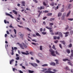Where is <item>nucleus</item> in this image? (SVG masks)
I'll use <instances>...</instances> for the list:
<instances>
[{
	"label": "nucleus",
	"mask_w": 73,
	"mask_h": 73,
	"mask_svg": "<svg viewBox=\"0 0 73 73\" xmlns=\"http://www.w3.org/2000/svg\"><path fill=\"white\" fill-rule=\"evenodd\" d=\"M67 52H68V54H69L70 53V50L68 49L67 50Z\"/></svg>",
	"instance_id": "obj_29"
},
{
	"label": "nucleus",
	"mask_w": 73,
	"mask_h": 73,
	"mask_svg": "<svg viewBox=\"0 0 73 73\" xmlns=\"http://www.w3.org/2000/svg\"><path fill=\"white\" fill-rule=\"evenodd\" d=\"M43 24L44 25H46V23H45V21H44L43 22Z\"/></svg>",
	"instance_id": "obj_53"
},
{
	"label": "nucleus",
	"mask_w": 73,
	"mask_h": 73,
	"mask_svg": "<svg viewBox=\"0 0 73 73\" xmlns=\"http://www.w3.org/2000/svg\"><path fill=\"white\" fill-rule=\"evenodd\" d=\"M44 9V7L41 6L40 7V10H41V9Z\"/></svg>",
	"instance_id": "obj_36"
},
{
	"label": "nucleus",
	"mask_w": 73,
	"mask_h": 73,
	"mask_svg": "<svg viewBox=\"0 0 73 73\" xmlns=\"http://www.w3.org/2000/svg\"><path fill=\"white\" fill-rule=\"evenodd\" d=\"M67 46H68V48H71L72 46V43H70L69 45H68Z\"/></svg>",
	"instance_id": "obj_22"
},
{
	"label": "nucleus",
	"mask_w": 73,
	"mask_h": 73,
	"mask_svg": "<svg viewBox=\"0 0 73 73\" xmlns=\"http://www.w3.org/2000/svg\"><path fill=\"white\" fill-rule=\"evenodd\" d=\"M62 15V13L60 12L58 13V17H60V16H61Z\"/></svg>",
	"instance_id": "obj_21"
},
{
	"label": "nucleus",
	"mask_w": 73,
	"mask_h": 73,
	"mask_svg": "<svg viewBox=\"0 0 73 73\" xmlns=\"http://www.w3.org/2000/svg\"><path fill=\"white\" fill-rule=\"evenodd\" d=\"M23 46L25 48H28V46L27 45L25 44H24V43H23Z\"/></svg>",
	"instance_id": "obj_15"
},
{
	"label": "nucleus",
	"mask_w": 73,
	"mask_h": 73,
	"mask_svg": "<svg viewBox=\"0 0 73 73\" xmlns=\"http://www.w3.org/2000/svg\"><path fill=\"white\" fill-rule=\"evenodd\" d=\"M66 26L67 27L65 28V30H67L69 28V26H68V25H67Z\"/></svg>",
	"instance_id": "obj_43"
},
{
	"label": "nucleus",
	"mask_w": 73,
	"mask_h": 73,
	"mask_svg": "<svg viewBox=\"0 0 73 73\" xmlns=\"http://www.w3.org/2000/svg\"><path fill=\"white\" fill-rule=\"evenodd\" d=\"M70 59H72V57H73V54H71V55L70 56Z\"/></svg>",
	"instance_id": "obj_23"
},
{
	"label": "nucleus",
	"mask_w": 73,
	"mask_h": 73,
	"mask_svg": "<svg viewBox=\"0 0 73 73\" xmlns=\"http://www.w3.org/2000/svg\"><path fill=\"white\" fill-rule=\"evenodd\" d=\"M19 34H21L20 36H21V38H23V34L21 33H19Z\"/></svg>",
	"instance_id": "obj_14"
},
{
	"label": "nucleus",
	"mask_w": 73,
	"mask_h": 73,
	"mask_svg": "<svg viewBox=\"0 0 73 73\" xmlns=\"http://www.w3.org/2000/svg\"><path fill=\"white\" fill-rule=\"evenodd\" d=\"M22 4V5L21 6H24V7H25V1H22L21 2Z\"/></svg>",
	"instance_id": "obj_8"
},
{
	"label": "nucleus",
	"mask_w": 73,
	"mask_h": 73,
	"mask_svg": "<svg viewBox=\"0 0 73 73\" xmlns=\"http://www.w3.org/2000/svg\"><path fill=\"white\" fill-rule=\"evenodd\" d=\"M14 31L15 33V35L16 34V30L15 29H14Z\"/></svg>",
	"instance_id": "obj_56"
},
{
	"label": "nucleus",
	"mask_w": 73,
	"mask_h": 73,
	"mask_svg": "<svg viewBox=\"0 0 73 73\" xmlns=\"http://www.w3.org/2000/svg\"><path fill=\"white\" fill-rule=\"evenodd\" d=\"M69 32H66V33H64V34H69Z\"/></svg>",
	"instance_id": "obj_62"
},
{
	"label": "nucleus",
	"mask_w": 73,
	"mask_h": 73,
	"mask_svg": "<svg viewBox=\"0 0 73 73\" xmlns=\"http://www.w3.org/2000/svg\"><path fill=\"white\" fill-rule=\"evenodd\" d=\"M14 60L13 59H12L10 61V64H12V62H13L14 61Z\"/></svg>",
	"instance_id": "obj_26"
},
{
	"label": "nucleus",
	"mask_w": 73,
	"mask_h": 73,
	"mask_svg": "<svg viewBox=\"0 0 73 73\" xmlns=\"http://www.w3.org/2000/svg\"><path fill=\"white\" fill-rule=\"evenodd\" d=\"M48 66V65L47 64H44L42 65V66Z\"/></svg>",
	"instance_id": "obj_27"
},
{
	"label": "nucleus",
	"mask_w": 73,
	"mask_h": 73,
	"mask_svg": "<svg viewBox=\"0 0 73 73\" xmlns=\"http://www.w3.org/2000/svg\"><path fill=\"white\" fill-rule=\"evenodd\" d=\"M46 28L47 29H52V28L48 27H47V26L46 27Z\"/></svg>",
	"instance_id": "obj_28"
},
{
	"label": "nucleus",
	"mask_w": 73,
	"mask_h": 73,
	"mask_svg": "<svg viewBox=\"0 0 73 73\" xmlns=\"http://www.w3.org/2000/svg\"><path fill=\"white\" fill-rule=\"evenodd\" d=\"M55 53L56 54H58V55H60L59 53L57 52V50L55 51Z\"/></svg>",
	"instance_id": "obj_33"
},
{
	"label": "nucleus",
	"mask_w": 73,
	"mask_h": 73,
	"mask_svg": "<svg viewBox=\"0 0 73 73\" xmlns=\"http://www.w3.org/2000/svg\"><path fill=\"white\" fill-rule=\"evenodd\" d=\"M25 29H27L28 31H29V32H32V31H31V29L28 27H25Z\"/></svg>",
	"instance_id": "obj_9"
},
{
	"label": "nucleus",
	"mask_w": 73,
	"mask_h": 73,
	"mask_svg": "<svg viewBox=\"0 0 73 73\" xmlns=\"http://www.w3.org/2000/svg\"><path fill=\"white\" fill-rule=\"evenodd\" d=\"M68 20H70V21H72L73 20V19L69 18L68 19Z\"/></svg>",
	"instance_id": "obj_45"
},
{
	"label": "nucleus",
	"mask_w": 73,
	"mask_h": 73,
	"mask_svg": "<svg viewBox=\"0 0 73 73\" xmlns=\"http://www.w3.org/2000/svg\"><path fill=\"white\" fill-rule=\"evenodd\" d=\"M58 32H57V33H54V35H58Z\"/></svg>",
	"instance_id": "obj_57"
},
{
	"label": "nucleus",
	"mask_w": 73,
	"mask_h": 73,
	"mask_svg": "<svg viewBox=\"0 0 73 73\" xmlns=\"http://www.w3.org/2000/svg\"><path fill=\"white\" fill-rule=\"evenodd\" d=\"M5 15L6 16H10V17H11V18L13 19V16H12V15H10L9 13H6Z\"/></svg>",
	"instance_id": "obj_4"
},
{
	"label": "nucleus",
	"mask_w": 73,
	"mask_h": 73,
	"mask_svg": "<svg viewBox=\"0 0 73 73\" xmlns=\"http://www.w3.org/2000/svg\"><path fill=\"white\" fill-rule=\"evenodd\" d=\"M29 64H30L32 65V66H33V67H35V68H36V66H38V65L35 63H32L31 62L29 63Z\"/></svg>",
	"instance_id": "obj_2"
},
{
	"label": "nucleus",
	"mask_w": 73,
	"mask_h": 73,
	"mask_svg": "<svg viewBox=\"0 0 73 73\" xmlns=\"http://www.w3.org/2000/svg\"><path fill=\"white\" fill-rule=\"evenodd\" d=\"M43 12H44V13H48V12H49V11H48V10H45L43 11Z\"/></svg>",
	"instance_id": "obj_37"
},
{
	"label": "nucleus",
	"mask_w": 73,
	"mask_h": 73,
	"mask_svg": "<svg viewBox=\"0 0 73 73\" xmlns=\"http://www.w3.org/2000/svg\"><path fill=\"white\" fill-rule=\"evenodd\" d=\"M50 24V25H51V26H52V25H53V23H49Z\"/></svg>",
	"instance_id": "obj_55"
},
{
	"label": "nucleus",
	"mask_w": 73,
	"mask_h": 73,
	"mask_svg": "<svg viewBox=\"0 0 73 73\" xmlns=\"http://www.w3.org/2000/svg\"><path fill=\"white\" fill-rule=\"evenodd\" d=\"M50 5L51 6H54V2H52L50 4Z\"/></svg>",
	"instance_id": "obj_32"
},
{
	"label": "nucleus",
	"mask_w": 73,
	"mask_h": 73,
	"mask_svg": "<svg viewBox=\"0 0 73 73\" xmlns=\"http://www.w3.org/2000/svg\"><path fill=\"white\" fill-rule=\"evenodd\" d=\"M26 52H27L26 53L24 52H22L21 53L23 54H25V55H28V54H29V51H26Z\"/></svg>",
	"instance_id": "obj_3"
},
{
	"label": "nucleus",
	"mask_w": 73,
	"mask_h": 73,
	"mask_svg": "<svg viewBox=\"0 0 73 73\" xmlns=\"http://www.w3.org/2000/svg\"><path fill=\"white\" fill-rule=\"evenodd\" d=\"M21 49H24V47H23V45L21 44H20L19 45Z\"/></svg>",
	"instance_id": "obj_12"
},
{
	"label": "nucleus",
	"mask_w": 73,
	"mask_h": 73,
	"mask_svg": "<svg viewBox=\"0 0 73 73\" xmlns=\"http://www.w3.org/2000/svg\"><path fill=\"white\" fill-rule=\"evenodd\" d=\"M70 11L66 15V17H68L69 16V15H70Z\"/></svg>",
	"instance_id": "obj_24"
},
{
	"label": "nucleus",
	"mask_w": 73,
	"mask_h": 73,
	"mask_svg": "<svg viewBox=\"0 0 73 73\" xmlns=\"http://www.w3.org/2000/svg\"><path fill=\"white\" fill-rule=\"evenodd\" d=\"M29 73H33L34 71H32L31 70H29Z\"/></svg>",
	"instance_id": "obj_25"
},
{
	"label": "nucleus",
	"mask_w": 73,
	"mask_h": 73,
	"mask_svg": "<svg viewBox=\"0 0 73 73\" xmlns=\"http://www.w3.org/2000/svg\"><path fill=\"white\" fill-rule=\"evenodd\" d=\"M52 48L53 49H54V50H56V48H55V46H54V45H53Z\"/></svg>",
	"instance_id": "obj_34"
},
{
	"label": "nucleus",
	"mask_w": 73,
	"mask_h": 73,
	"mask_svg": "<svg viewBox=\"0 0 73 73\" xmlns=\"http://www.w3.org/2000/svg\"><path fill=\"white\" fill-rule=\"evenodd\" d=\"M33 1L35 3H38V2L36 0H33Z\"/></svg>",
	"instance_id": "obj_46"
},
{
	"label": "nucleus",
	"mask_w": 73,
	"mask_h": 73,
	"mask_svg": "<svg viewBox=\"0 0 73 73\" xmlns=\"http://www.w3.org/2000/svg\"><path fill=\"white\" fill-rule=\"evenodd\" d=\"M64 69H66V70H68V69H69V67H66L64 68Z\"/></svg>",
	"instance_id": "obj_49"
},
{
	"label": "nucleus",
	"mask_w": 73,
	"mask_h": 73,
	"mask_svg": "<svg viewBox=\"0 0 73 73\" xmlns=\"http://www.w3.org/2000/svg\"><path fill=\"white\" fill-rule=\"evenodd\" d=\"M50 65H53V66H55L56 65V63L54 62H52L50 63Z\"/></svg>",
	"instance_id": "obj_10"
},
{
	"label": "nucleus",
	"mask_w": 73,
	"mask_h": 73,
	"mask_svg": "<svg viewBox=\"0 0 73 73\" xmlns=\"http://www.w3.org/2000/svg\"><path fill=\"white\" fill-rule=\"evenodd\" d=\"M31 44H33V45H36V44L35 43L32 42V43H31Z\"/></svg>",
	"instance_id": "obj_60"
},
{
	"label": "nucleus",
	"mask_w": 73,
	"mask_h": 73,
	"mask_svg": "<svg viewBox=\"0 0 73 73\" xmlns=\"http://www.w3.org/2000/svg\"><path fill=\"white\" fill-rule=\"evenodd\" d=\"M49 52H51V54L52 56H55V57L56 56V54H54L55 53V51L53 50L52 49H50L49 50Z\"/></svg>",
	"instance_id": "obj_1"
},
{
	"label": "nucleus",
	"mask_w": 73,
	"mask_h": 73,
	"mask_svg": "<svg viewBox=\"0 0 73 73\" xmlns=\"http://www.w3.org/2000/svg\"><path fill=\"white\" fill-rule=\"evenodd\" d=\"M36 60L37 62V63H39L40 62V61H39L38 60H37V59H36Z\"/></svg>",
	"instance_id": "obj_48"
},
{
	"label": "nucleus",
	"mask_w": 73,
	"mask_h": 73,
	"mask_svg": "<svg viewBox=\"0 0 73 73\" xmlns=\"http://www.w3.org/2000/svg\"><path fill=\"white\" fill-rule=\"evenodd\" d=\"M11 51L12 52V53L11 54V55H13V54H14V53L13 52V50H11Z\"/></svg>",
	"instance_id": "obj_47"
},
{
	"label": "nucleus",
	"mask_w": 73,
	"mask_h": 73,
	"mask_svg": "<svg viewBox=\"0 0 73 73\" xmlns=\"http://www.w3.org/2000/svg\"><path fill=\"white\" fill-rule=\"evenodd\" d=\"M38 12L39 13L38 15V17H39L40 16V15L41 14V13H42V11H40V10H38Z\"/></svg>",
	"instance_id": "obj_6"
},
{
	"label": "nucleus",
	"mask_w": 73,
	"mask_h": 73,
	"mask_svg": "<svg viewBox=\"0 0 73 73\" xmlns=\"http://www.w3.org/2000/svg\"><path fill=\"white\" fill-rule=\"evenodd\" d=\"M10 28H12V24H11L9 26Z\"/></svg>",
	"instance_id": "obj_64"
},
{
	"label": "nucleus",
	"mask_w": 73,
	"mask_h": 73,
	"mask_svg": "<svg viewBox=\"0 0 73 73\" xmlns=\"http://www.w3.org/2000/svg\"><path fill=\"white\" fill-rule=\"evenodd\" d=\"M22 68H23V69H25V66H22Z\"/></svg>",
	"instance_id": "obj_58"
},
{
	"label": "nucleus",
	"mask_w": 73,
	"mask_h": 73,
	"mask_svg": "<svg viewBox=\"0 0 73 73\" xmlns=\"http://www.w3.org/2000/svg\"><path fill=\"white\" fill-rule=\"evenodd\" d=\"M54 40H56L57 39V36H54Z\"/></svg>",
	"instance_id": "obj_52"
},
{
	"label": "nucleus",
	"mask_w": 73,
	"mask_h": 73,
	"mask_svg": "<svg viewBox=\"0 0 73 73\" xmlns=\"http://www.w3.org/2000/svg\"><path fill=\"white\" fill-rule=\"evenodd\" d=\"M63 61H70V60H68V58L64 59H63Z\"/></svg>",
	"instance_id": "obj_17"
},
{
	"label": "nucleus",
	"mask_w": 73,
	"mask_h": 73,
	"mask_svg": "<svg viewBox=\"0 0 73 73\" xmlns=\"http://www.w3.org/2000/svg\"><path fill=\"white\" fill-rule=\"evenodd\" d=\"M40 50H42V46H40Z\"/></svg>",
	"instance_id": "obj_39"
},
{
	"label": "nucleus",
	"mask_w": 73,
	"mask_h": 73,
	"mask_svg": "<svg viewBox=\"0 0 73 73\" xmlns=\"http://www.w3.org/2000/svg\"><path fill=\"white\" fill-rule=\"evenodd\" d=\"M47 15L48 16H51L52 15V13H48L47 14Z\"/></svg>",
	"instance_id": "obj_20"
},
{
	"label": "nucleus",
	"mask_w": 73,
	"mask_h": 73,
	"mask_svg": "<svg viewBox=\"0 0 73 73\" xmlns=\"http://www.w3.org/2000/svg\"><path fill=\"white\" fill-rule=\"evenodd\" d=\"M68 63L71 66H73V65H72V64L70 62H68Z\"/></svg>",
	"instance_id": "obj_30"
},
{
	"label": "nucleus",
	"mask_w": 73,
	"mask_h": 73,
	"mask_svg": "<svg viewBox=\"0 0 73 73\" xmlns=\"http://www.w3.org/2000/svg\"><path fill=\"white\" fill-rule=\"evenodd\" d=\"M43 5L46 7V4L45 3V2H44L43 3Z\"/></svg>",
	"instance_id": "obj_35"
},
{
	"label": "nucleus",
	"mask_w": 73,
	"mask_h": 73,
	"mask_svg": "<svg viewBox=\"0 0 73 73\" xmlns=\"http://www.w3.org/2000/svg\"><path fill=\"white\" fill-rule=\"evenodd\" d=\"M17 26L18 27H19V28H23V26H20L19 25H18Z\"/></svg>",
	"instance_id": "obj_51"
},
{
	"label": "nucleus",
	"mask_w": 73,
	"mask_h": 73,
	"mask_svg": "<svg viewBox=\"0 0 73 73\" xmlns=\"http://www.w3.org/2000/svg\"><path fill=\"white\" fill-rule=\"evenodd\" d=\"M45 73H55V72H53L51 71H46L45 72H44Z\"/></svg>",
	"instance_id": "obj_5"
},
{
	"label": "nucleus",
	"mask_w": 73,
	"mask_h": 73,
	"mask_svg": "<svg viewBox=\"0 0 73 73\" xmlns=\"http://www.w3.org/2000/svg\"><path fill=\"white\" fill-rule=\"evenodd\" d=\"M13 13H14V14H15V15H17V12L15 10H13Z\"/></svg>",
	"instance_id": "obj_16"
},
{
	"label": "nucleus",
	"mask_w": 73,
	"mask_h": 73,
	"mask_svg": "<svg viewBox=\"0 0 73 73\" xmlns=\"http://www.w3.org/2000/svg\"><path fill=\"white\" fill-rule=\"evenodd\" d=\"M21 49H24V47H23V45L21 44H20L19 45Z\"/></svg>",
	"instance_id": "obj_11"
},
{
	"label": "nucleus",
	"mask_w": 73,
	"mask_h": 73,
	"mask_svg": "<svg viewBox=\"0 0 73 73\" xmlns=\"http://www.w3.org/2000/svg\"><path fill=\"white\" fill-rule=\"evenodd\" d=\"M41 33L42 35H46V32H42Z\"/></svg>",
	"instance_id": "obj_44"
},
{
	"label": "nucleus",
	"mask_w": 73,
	"mask_h": 73,
	"mask_svg": "<svg viewBox=\"0 0 73 73\" xmlns=\"http://www.w3.org/2000/svg\"><path fill=\"white\" fill-rule=\"evenodd\" d=\"M46 18H47V17H45L43 19V20H45V19H46Z\"/></svg>",
	"instance_id": "obj_61"
},
{
	"label": "nucleus",
	"mask_w": 73,
	"mask_h": 73,
	"mask_svg": "<svg viewBox=\"0 0 73 73\" xmlns=\"http://www.w3.org/2000/svg\"><path fill=\"white\" fill-rule=\"evenodd\" d=\"M60 12H64V8H62L61 9Z\"/></svg>",
	"instance_id": "obj_38"
},
{
	"label": "nucleus",
	"mask_w": 73,
	"mask_h": 73,
	"mask_svg": "<svg viewBox=\"0 0 73 73\" xmlns=\"http://www.w3.org/2000/svg\"><path fill=\"white\" fill-rule=\"evenodd\" d=\"M59 46L60 48H61V49H62V45H61V44H59Z\"/></svg>",
	"instance_id": "obj_59"
},
{
	"label": "nucleus",
	"mask_w": 73,
	"mask_h": 73,
	"mask_svg": "<svg viewBox=\"0 0 73 73\" xmlns=\"http://www.w3.org/2000/svg\"><path fill=\"white\" fill-rule=\"evenodd\" d=\"M32 41H34V42H37V40H36V39H33Z\"/></svg>",
	"instance_id": "obj_54"
},
{
	"label": "nucleus",
	"mask_w": 73,
	"mask_h": 73,
	"mask_svg": "<svg viewBox=\"0 0 73 73\" xmlns=\"http://www.w3.org/2000/svg\"><path fill=\"white\" fill-rule=\"evenodd\" d=\"M65 14H64L62 17L61 19L62 20H64V18L65 17L66 15H64Z\"/></svg>",
	"instance_id": "obj_7"
},
{
	"label": "nucleus",
	"mask_w": 73,
	"mask_h": 73,
	"mask_svg": "<svg viewBox=\"0 0 73 73\" xmlns=\"http://www.w3.org/2000/svg\"><path fill=\"white\" fill-rule=\"evenodd\" d=\"M62 34V33H61V32H59V35L60 36V35H61Z\"/></svg>",
	"instance_id": "obj_63"
},
{
	"label": "nucleus",
	"mask_w": 73,
	"mask_h": 73,
	"mask_svg": "<svg viewBox=\"0 0 73 73\" xmlns=\"http://www.w3.org/2000/svg\"><path fill=\"white\" fill-rule=\"evenodd\" d=\"M36 35L38 36H39V37H40L41 36V35H40V34H39V33H36Z\"/></svg>",
	"instance_id": "obj_31"
},
{
	"label": "nucleus",
	"mask_w": 73,
	"mask_h": 73,
	"mask_svg": "<svg viewBox=\"0 0 73 73\" xmlns=\"http://www.w3.org/2000/svg\"><path fill=\"white\" fill-rule=\"evenodd\" d=\"M32 21L33 23H36V22H37L36 20L35 19H33Z\"/></svg>",
	"instance_id": "obj_18"
},
{
	"label": "nucleus",
	"mask_w": 73,
	"mask_h": 73,
	"mask_svg": "<svg viewBox=\"0 0 73 73\" xmlns=\"http://www.w3.org/2000/svg\"><path fill=\"white\" fill-rule=\"evenodd\" d=\"M58 42V40H56L55 41H54V43H55V44H57V42Z\"/></svg>",
	"instance_id": "obj_42"
},
{
	"label": "nucleus",
	"mask_w": 73,
	"mask_h": 73,
	"mask_svg": "<svg viewBox=\"0 0 73 73\" xmlns=\"http://www.w3.org/2000/svg\"><path fill=\"white\" fill-rule=\"evenodd\" d=\"M54 18H50V21H52V20H54Z\"/></svg>",
	"instance_id": "obj_40"
},
{
	"label": "nucleus",
	"mask_w": 73,
	"mask_h": 73,
	"mask_svg": "<svg viewBox=\"0 0 73 73\" xmlns=\"http://www.w3.org/2000/svg\"><path fill=\"white\" fill-rule=\"evenodd\" d=\"M71 5H72L70 4H69L68 6V9H71V8L70 7V6H71Z\"/></svg>",
	"instance_id": "obj_19"
},
{
	"label": "nucleus",
	"mask_w": 73,
	"mask_h": 73,
	"mask_svg": "<svg viewBox=\"0 0 73 73\" xmlns=\"http://www.w3.org/2000/svg\"><path fill=\"white\" fill-rule=\"evenodd\" d=\"M60 42H62V44L63 45H65L66 44V42H65L64 41H60Z\"/></svg>",
	"instance_id": "obj_13"
},
{
	"label": "nucleus",
	"mask_w": 73,
	"mask_h": 73,
	"mask_svg": "<svg viewBox=\"0 0 73 73\" xmlns=\"http://www.w3.org/2000/svg\"><path fill=\"white\" fill-rule=\"evenodd\" d=\"M70 34L71 35L73 34V31L71 30L70 31Z\"/></svg>",
	"instance_id": "obj_41"
},
{
	"label": "nucleus",
	"mask_w": 73,
	"mask_h": 73,
	"mask_svg": "<svg viewBox=\"0 0 73 73\" xmlns=\"http://www.w3.org/2000/svg\"><path fill=\"white\" fill-rule=\"evenodd\" d=\"M16 60H19V59H20V58H19V57H18L17 58H15Z\"/></svg>",
	"instance_id": "obj_50"
}]
</instances>
